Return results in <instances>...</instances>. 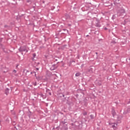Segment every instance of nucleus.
I'll use <instances>...</instances> for the list:
<instances>
[{"label":"nucleus","mask_w":130,"mask_h":130,"mask_svg":"<svg viewBox=\"0 0 130 130\" xmlns=\"http://www.w3.org/2000/svg\"><path fill=\"white\" fill-rule=\"evenodd\" d=\"M67 129H68V128L67 127H65L64 129H63V130H67Z\"/></svg>","instance_id":"obj_15"},{"label":"nucleus","mask_w":130,"mask_h":130,"mask_svg":"<svg viewBox=\"0 0 130 130\" xmlns=\"http://www.w3.org/2000/svg\"><path fill=\"white\" fill-rule=\"evenodd\" d=\"M36 79H37V80H40V79H39L38 77H36Z\"/></svg>","instance_id":"obj_18"},{"label":"nucleus","mask_w":130,"mask_h":130,"mask_svg":"<svg viewBox=\"0 0 130 130\" xmlns=\"http://www.w3.org/2000/svg\"><path fill=\"white\" fill-rule=\"evenodd\" d=\"M81 75V73H77L75 74L76 77H79V76Z\"/></svg>","instance_id":"obj_8"},{"label":"nucleus","mask_w":130,"mask_h":130,"mask_svg":"<svg viewBox=\"0 0 130 130\" xmlns=\"http://www.w3.org/2000/svg\"><path fill=\"white\" fill-rule=\"evenodd\" d=\"M124 14H125V11L124 9H122L119 10L117 12V15L118 17H121L122 16H123V15H124Z\"/></svg>","instance_id":"obj_1"},{"label":"nucleus","mask_w":130,"mask_h":130,"mask_svg":"<svg viewBox=\"0 0 130 130\" xmlns=\"http://www.w3.org/2000/svg\"><path fill=\"white\" fill-rule=\"evenodd\" d=\"M116 4H119V0H116Z\"/></svg>","instance_id":"obj_14"},{"label":"nucleus","mask_w":130,"mask_h":130,"mask_svg":"<svg viewBox=\"0 0 130 130\" xmlns=\"http://www.w3.org/2000/svg\"><path fill=\"white\" fill-rule=\"evenodd\" d=\"M105 30H107V28L105 27Z\"/></svg>","instance_id":"obj_19"},{"label":"nucleus","mask_w":130,"mask_h":130,"mask_svg":"<svg viewBox=\"0 0 130 130\" xmlns=\"http://www.w3.org/2000/svg\"><path fill=\"white\" fill-rule=\"evenodd\" d=\"M127 112L130 113V107H129L127 109Z\"/></svg>","instance_id":"obj_9"},{"label":"nucleus","mask_w":130,"mask_h":130,"mask_svg":"<svg viewBox=\"0 0 130 130\" xmlns=\"http://www.w3.org/2000/svg\"><path fill=\"white\" fill-rule=\"evenodd\" d=\"M109 124L110 127H112L113 129H116L117 128V123H116L109 122Z\"/></svg>","instance_id":"obj_2"},{"label":"nucleus","mask_w":130,"mask_h":130,"mask_svg":"<svg viewBox=\"0 0 130 130\" xmlns=\"http://www.w3.org/2000/svg\"><path fill=\"white\" fill-rule=\"evenodd\" d=\"M5 27H7V25H5Z\"/></svg>","instance_id":"obj_22"},{"label":"nucleus","mask_w":130,"mask_h":130,"mask_svg":"<svg viewBox=\"0 0 130 130\" xmlns=\"http://www.w3.org/2000/svg\"><path fill=\"white\" fill-rule=\"evenodd\" d=\"M112 114L113 117H114V116L116 115V113H115V111H114V110H112Z\"/></svg>","instance_id":"obj_5"},{"label":"nucleus","mask_w":130,"mask_h":130,"mask_svg":"<svg viewBox=\"0 0 130 130\" xmlns=\"http://www.w3.org/2000/svg\"><path fill=\"white\" fill-rule=\"evenodd\" d=\"M83 115H87V112H84L83 113Z\"/></svg>","instance_id":"obj_12"},{"label":"nucleus","mask_w":130,"mask_h":130,"mask_svg":"<svg viewBox=\"0 0 130 130\" xmlns=\"http://www.w3.org/2000/svg\"><path fill=\"white\" fill-rule=\"evenodd\" d=\"M2 41H3V38L0 39V42H2Z\"/></svg>","instance_id":"obj_16"},{"label":"nucleus","mask_w":130,"mask_h":130,"mask_svg":"<svg viewBox=\"0 0 130 130\" xmlns=\"http://www.w3.org/2000/svg\"><path fill=\"white\" fill-rule=\"evenodd\" d=\"M37 84L36 83H35V86H36Z\"/></svg>","instance_id":"obj_20"},{"label":"nucleus","mask_w":130,"mask_h":130,"mask_svg":"<svg viewBox=\"0 0 130 130\" xmlns=\"http://www.w3.org/2000/svg\"><path fill=\"white\" fill-rule=\"evenodd\" d=\"M86 36L88 37V36H89V35H87Z\"/></svg>","instance_id":"obj_23"},{"label":"nucleus","mask_w":130,"mask_h":130,"mask_svg":"<svg viewBox=\"0 0 130 130\" xmlns=\"http://www.w3.org/2000/svg\"><path fill=\"white\" fill-rule=\"evenodd\" d=\"M9 88H7V89L6 90L5 94H6V95H8V94H9Z\"/></svg>","instance_id":"obj_6"},{"label":"nucleus","mask_w":130,"mask_h":130,"mask_svg":"<svg viewBox=\"0 0 130 130\" xmlns=\"http://www.w3.org/2000/svg\"><path fill=\"white\" fill-rule=\"evenodd\" d=\"M13 74H16V73H17V71L14 70H13Z\"/></svg>","instance_id":"obj_13"},{"label":"nucleus","mask_w":130,"mask_h":130,"mask_svg":"<svg viewBox=\"0 0 130 130\" xmlns=\"http://www.w3.org/2000/svg\"><path fill=\"white\" fill-rule=\"evenodd\" d=\"M95 26H96V27H101V25L100 24V22L99 21H96Z\"/></svg>","instance_id":"obj_4"},{"label":"nucleus","mask_w":130,"mask_h":130,"mask_svg":"<svg viewBox=\"0 0 130 130\" xmlns=\"http://www.w3.org/2000/svg\"><path fill=\"white\" fill-rule=\"evenodd\" d=\"M19 51L20 52H26V53H27V52H28V50H27V47L26 46H23V47H21L19 49Z\"/></svg>","instance_id":"obj_3"},{"label":"nucleus","mask_w":130,"mask_h":130,"mask_svg":"<svg viewBox=\"0 0 130 130\" xmlns=\"http://www.w3.org/2000/svg\"><path fill=\"white\" fill-rule=\"evenodd\" d=\"M36 70L37 71H39V68H36Z\"/></svg>","instance_id":"obj_17"},{"label":"nucleus","mask_w":130,"mask_h":130,"mask_svg":"<svg viewBox=\"0 0 130 130\" xmlns=\"http://www.w3.org/2000/svg\"><path fill=\"white\" fill-rule=\"evenodd\" d=\"M32 56H33L34 58H35V57H36V54L34 53V54H32Z\"/></svg>","instance_id":"obj_10"},{"label":"nucleus","mask_w":130,"mask_h":130,"mask_svg":"<svg viewBox=\"0 0 130 130\" xmlns=\"http://www.w3.org/2000/svg\"><path fill=\"white\" fill-rule=\"evenodd\" d=\"M30 74L32 75V74H35V77H36V73L35 72H31Z\"/></svg>","instance_id":"obj_11"},{"label":"nucleus","mask_w":130,"mask_h":130,"mask_svg":"<svg viewBox=\"0 0 130 130\" xmlns=\"http://www.w3.org/2000/svg\"><path fill=\"white\" fill-rule=\"evenodd\" d=\"M51 71H54L55 70V68L54 67V65H53L52 67L50 68Z\"/></svg>","instance_id":"obj_7"},{"label":"nucleus","mask_w":130,"mask_h":130,"mask_svg":"<svg viewBox=\"0 0 130 130\" xmlns=\"http://www.w3.org/2000/svg\"><path fill=\"white\" fill-rule=\"evenodd\" d=\"M92 116H93V115H90V117H92Z\"/></svg>","instance_id":"obj_21"}]
</instances>
